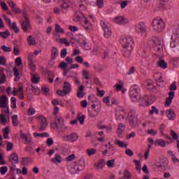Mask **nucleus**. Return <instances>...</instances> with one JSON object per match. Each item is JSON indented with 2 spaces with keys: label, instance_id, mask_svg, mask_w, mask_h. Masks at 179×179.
<instances>
[{
  "label": "nucleus",
  "instance_id": "bb28decb",
  "mask_svg": "<svg viewBox=\"0 0 179 179\" xmlns=\"http://www.w3.org/2000/svg\"><path fill=\"white\" fill-rule=\"evenodd\" d=\"M52 163H55V164H58V163H61V162H62V157H61V155H59V154H56L55 155V157H53L51 159Z\"/></svg>",
  "mask_w": 179,
  "mask_h": 179
},
{
  "label": "nucleus",
  "instance_id": "8fccbe9b",
  "mask_svg": "<svg viewBox=\"0 0 179 179\" xmlns=\"http://www.w3.org/2000/svg\"><path fill=\"white\" fill-rule=\"evenodd\" d=\"M31 90L36 94V96H38L40 94V89L38 87H34V86L31 85Z\"/></svg>",
  "mask_w": 179,
  "mask_h": 179
},
{
  "label": "nucleus",
  "instance_id": "f3484780",
  "mask_svg": "<svg viewBox=\"0 0 179 179\" xmlns=\"http://www.w3.org/2000/svg\"><path fill=\"white\" fill-rule=\"evenodd\" d=\"M9 161L12 164H17L19 163V156L17 153H13L10 157Z\"/></svg>",
  "mask_w": 179,
  "mask_h": 179
},
{
  "label": "nucleus",
  "instance_id": "aec40b11",
  "mask_svg": "<svg viewBox=\"0 0 179 179\" xmlns=\"http://www.w3.org/2000/svg\"><path fill=\"white\" fill-rule=\"evenodd\" d=\"M105 148H108V152L110 156L115 155V148L111 145V143H108L105 145Z\"/></svg>",
  "mask_w": 179,
  "mask_h": 179
},
{
  "label": "nucleus",
  "instance_id": "864d4df0",
  "mask_svg": "<svg viewBox=\"0 0 179 179\" xmlns=\"http://www.w3.org/2000/svg\"><path fill=\"white\" fill-rule=\"evenodd\" d=\"M122 178H125V179H129L131 178V173L128 170H125L124 173H123V177Z\"/></svg>",
  "mask_w": 179,
  "mask_h": 179
},
{
  "label": "nucleus",
  "instance_id": "9d476101",
  "mask_svg": "<svg viewBox=\"0 0 179 179\" xmlns=\"http://www.w3.org/2000/svg\"><path fill=\"white\" fill-rule=\"evenodd\" d=\"M155 166L157 169H166L169 166V160L166 158L161 159L156 163Z\"/></svg>",
  "mask_w": 179,
  "mask_h": 179
},
{
  "label": "nucleus",
  "instance_id": "a878e982",
  "mask_svg": "<svg viewBox=\"0 0 179 179\" xmlns=\"http://www.w3.org/2000/svg\"><path fill=\"white\" fill-rule=\"evenodd\" d=\"M1 108H6V110H3L2 112L5 114H9V106H8V102H0Z\"/></svg>",
  "mask_w": 179,
  "mask_h": 179
},
{
  "label": "nucleus",
  "instance_id": "c85d7f7f",
  "mask_svg": "<svg viewBox=\"0 0 179 179\" xmlns=\"http://www.w3.org/2000/svg\"><path fill=\"white\" fill-rule=\"evenodd\" d=\"M8 27H10V30H13L15 33H16V34H17V33H19V31H20V30L19 29V28L17 27V24H16L15 22L11 23Z\"/></svg>",
  "mask_w": 179,
  "mask_h": 179
},
{
  "label": "nucleus",
  "instance_id": "338daca9",
  "mask_svg": "<svg viewBox=\"0 0 179 179\" xmlns=\"http://www.w3.org/2000/svg\"><path fill=\"white\" fill-rule=\"evenodd\" d=\"M31 82L32 83L37 84L38 82H40V78L34 75L31 78Z\"/></svg>",
  "mask_w": 179,
  "mask_h": 179
},
{
  "label": "nucleus",
  "instance_id": "f704fd0d",
  "mask_svg": "<svg viewBox=\"0 0 179 179\" xmlns=\"http://www.w3.org/2000/svg\"><path fill=\"white\" fill-rule=\"evenodd\" d=\"M63 90L66 91L67 93H71V84L68 82H64L63 85Z\"/></svg>",
  "mask_w": 179,
  "mask_h": 179
},
{
  "label": "nucleus",
  "instance_id": "412c9836",
  "mask_svg": "<svg viewBox=\"0 0 179 179\" xmlns=\"http://www.w3.org/2000/svg\"><path fill=\"white\" fill-rule=\"evenodd\" d=\"M84 96H85V87L83 85H80L78 87L77 96L78 97V99H82Z\"/></svg>",
  "mask_w": 179,
  "mask_h": 179
},
{
  "label": "nucleus",
  "instance_id": "ddd939ff",
  "mask_svg": "<svg viewBox=\"0 0 179 179\" xmlns=\"http://www.w3.org/2000/svg\"><path fill=\"white\" fill-rule=\"evenodd\" d=\"M58 55H59V51L58 50V48L52 46L51 49V55H50L51 59L52 61H54V59H57V57H58Z\"/></svg>",
  "mask_w": 179,
  "mask_h": 179
},
{
  "label": "nucleus",
  "instance_id": "0eeeda50",
  "mask_svg": "<svg viewBox=\"0 0 179 179\" xmlns=\"http://www.w3.org/2000/svg\"><path fill=\"white\" fill-rule=\"evenodd\" d=\"M100 24L104 31L103 36L106 38H108L112 34L111 28L108 27V25L104 21H101Z\"/></svg>",
  "mask_w": 179,
  "mask_h": 179
},
{
  "label": "nucleus",
  "instance_id": "473e14b6",
  "mask_svg": "<svg viewBox=\"0 0 179 179\" xmlns=\"http://www.w3.org/2000/svg\"><path fill=\"white\" fill-rule=\"evenodd\" d=\"M115 144L119 146V148H125V149L128 148V144H125V142L121 141L120 140H116L115 141Z\"/></svg>",
  "mask_w": 179,
  "mask_h": 179
},
{
  "label": "nucleus",
  "instance_id": "a18cd8bd",
  "mask_svg": "<svg viewBox=\"0 0 179 179\" xmlns=\"http://www.w3.org/2000/svg\"><path fill=\"white\" fill-rule=\"evenodd\" d=\"M150 115H153V114H159V109L156 106H152L151 110L149 112Z\"/></svg>",
  "mask_w": 179,
  "mask_h": 179
},
{
  "label": "nucleus",
  "instance_id": "13d9d810",
  "mask_svg": "<svg viewBox=\"0 0 179 179\" xmlns=\"http://www.w3.org/2000/svg\"><path fill=\"white\" fill-rule=\"evenodd\" d=\"M28 115H34L36 114V110L30 106V108L27 110Z\"/></svg>",
  "mask_w": 179,
  "mask_h": 179
},
{
  "label": "nucleus",
  "instance_id": "dca6fc26",
  "mask_svg": "<svg viewBox=\"0 0 179 179\" xmlns=\"http://www.w3.org/2000/svg\"><path fill=\"white\" fill-rule=\"evenodd\" d=\"M131 92L133 93L134 96H141V89L138 87H131L129 90V96H131Z\"/></svg>",
  "mask_w": 179,
  "mask_h": 179
},
{
  "label": "nucleus",
  "instance_id": "4be33fe9",
  "mask_svg": "<svg viewBox=\"0 0 179 179\" xmlns=\"http://www.w3.org/2000/svg\"><path fill=\"white\" fill-rule=\"evenodd\" d=\"M21 138H22V141H24V143L26 145V143H29V145H31L33 144V141L31 138H27V135L22 133L20 134Z\"/></svg>",
  "mask_w": 179,
  "mask_h": 179
},
{
  "label": "nucleus",
  "instance_id": "5fc2aeb1",
  "mask_svg": "<svg viewBox=\"0 0 179 179\" xmlns=\"http://www.w3.org/2000/svg\"><path fill=\"white\" fill-rule=\"evenodd\" d=\"M69 92H67L66 91H64V90H57V94L59 96H61L62 97H64V96H66L68 94Z\"/></svg>",
  "mask_w": 179,
  "mask_h": 179
},
{
  "label": "nucleus",
  "instance_id": "72a5a7b5",
  "mask_svg": "<svg viewBox=\"0 0 179 179\" xmlns=\"http://www.w3.org/2000/svg\"><path fill=\"white\" fill-rule=\"evenodd\" d=\"M6 79V76H5V73H3V68L0 69V85L1 83H3Z\"/></svg>",
  "mask_w": 179,
  "mask_h": 179
},
{
  "label": "nucleus",
  "instance_id": "2eb2a0df",
  "mask_svg": "<svg viewBox=\"0 0 179 179\" xmlns=\"http://www.w3.org/2000/svg\"><path fill=\"white\" fill-rule=\"evenodd\" d=\"M76 170L72 171V174H78V171H83V170H85V164H79L76 165L74 166H72V170Z\"/></svg>",
  "mask_w": 179,
  "mask_h": 179
},
{
  "label": "nucleus",
  "instance_id": "c756f323",
  "mask_svg": "<svg viewBox=\"0 0 179 179\" xmlns=\"http://www.w3.org/2000/svg\"><path fill=\"white\" fill-rule=\"evenodd\" d=\"M154 79H155L156 82L158 83H160L161 82H164L163 80V76H162V73H154Z\"/></svg>",
  "mask_w": 179,
  "mask_h": 179
},
{
  "label": "nucleus",
  "instance_id": "393cba45",
  "mask_svg": "<svg viewBox=\"0 0 179 179\" xmlns=\"http://www.w3.org/2000/svg\"><path fill=\"white\" fill-rule=\"evenodd\" d=\"M171 40L173 41H179V28L176 29L171 36Z\"/></svg>",
  "mask_w": 179,
  "mask_h": 179
},
{
  "label": "nucleus",
  "instance_id": "de8ad7c7",
  "mask_svg": "<svg viewBox=\"0 0 179 179\" xmlns=\"http://www.w3.org/2000/svg\"><path fill=\"white\" fill-rule=\"evenodd\" d=\"M96 152H97V150H96V149H94V148L87 150V153L88 156H93V155H96Z\"/></svg>",
  "mask_w": 179,
  "mask_h": 179
},
{
  "label": "nucleus",
  "instance_id": "69168bd1",
  "mask_svg": "<svg viewBox=\"0 0 179 179\" xmlns=\"http://www.w3.org/2000/svg\"><path fill=\"white\" fill-rule=\"evenodd\" d=\"M8 171V167L7 166H1L0 168V173L2 174V176L6 174V172Z\"/></svg>",
  "mask_w": 179,
  "mask_h": 179
},
{
  "label": "nucleus",
  "instance_id": "b1692460",
  "mask_svg": "<svg viewBox=\"0 0 179 179\" xmlns=\"http://www.w3.org/2000/svg\"><path fill=\"white\" fill-rule=\"evenodd\" d=\"M158 66L162 68V69H166L167 68V63L164 61V59L159 58V59L157 62Z\"/></svg>",
  "mask_w": 179,
  "mask_h": 179
},
{
  "label": "nucleus",
  "instance_id": "6ab92c4d",
  "mask_svg": "<svg viewBox=\"0 0 179 179\" xmlns=\"http://www.w3.org/2000/svg\"><path fill=\"white\" fill-rule=\"evenodd\" d=\"M129 124L131 127H132V128H134V127L138 124V117L134 115H131L129 117Z\"/></svg>",
  "mask_w": 179,
  "mask_h": 179
},
{
  "label": "nucleus",
  "instance_id": "4d7b16f0",
  "mask_svg": "<svg viewBox=\"0 0 179 179\" xmlns=\"http://www.w3.org/2000/svg\"><path fill=\"white\" fill-rule=\"evenodd\" d=\"M106 164L108 167H114V166H115V159L108 160Z\"/></svg>",
  "mask_w": 179,
  "mask_h": 179
},
{
  "label": "nucleus",
  "instance_id": "6e6d98bb",
  "mask_svg": "<svg viewBox=\"0 0 179 179\" xmlns=\"http://www.w3.org/2000/svg\"><path fill=\"white\" fill-rule=\"evenodd\" d=\"M36 43V40H34V38H33L32 36H29L28 38V44L29 45H33Z\"/></svg>",
  "mask_w": 179,
  "mask_h": 179
},
{
  "label": "nucleus",
  "instance_id": "ea45409f",
  "mask_svg": "<svg viewBox=\"0 0 179 179\" xmlns=\"http://www.w3.org/2000/svg\"><path fill=\"white\" fill-rule=\"evenodd\" d=\"M0 36L3 38L6 39L10 36V32L9 31V30H6L5 31H3V32L0 31Z\"/></svg>",
  "mask_w": 179,
  "mask_h": 179
},
{
  "label": "nucleus",
  "instance_id": "39448f33",
  "mask_svg": "<svg viewBox=\"0 0 179 179\" xmlns=\"http://www.w3.org/2000/svg\"><path fill=\"white\" fill-rule=\"evenodd\" d=\"M23 16L25 20L22 22L21 26L23 31L27 33L29 30H31V25H30V22H29V17H27V14L24 12Z\"/></svg>",
  "mask_w": 179,
  "mask_h": 179
},
{
  "label": "nucleus",
  "instance_id": "37998d69",
  "mask_svg": "<svg viewBox=\"0 0 179 179\" xmlns=\"http://www.w3.org/2000/svg\"><path fill=\"white\" fill-rule=\"evenodd\" d=\"M85 118H86V116L85 115L79 116V113L78 114L77 120L78 121H79L80 125H83V124H85Z\"/></svg>",
  "mask_w": 179,
  "mask_h": 179
},
{
  "label": "nucleus",
  "instance_id": "e433bc0d",
  "mask_svg": "<svg viewBox=\"0 0 179 179\" xmlns=\"http://www.w3.org/2000/svg\"><path fill=\"white\" fill-rule=\"evenodd\" d=\"M34 136L35 138H37V136H41V138H48V136H50V134H48V133L47 132H44V133H34Z\"/></svg>",
  "mask_w": 179,
  "mask_h": 179
},
{
  "label": "nucleus",
  "instance_id": "e2e57ef3",
  "mask_svg": "<svg viewBox=\"0 0 179 179\" xmlns=\"http://www.w3.org/2000/svg\"><path fill=\"white\" fill-rule=\"evenodd\" d=\"M145 86L148 90H151V89H153L155 87V85H153V83L149 81H147L145 83Z\"/></svg>",
  "mask_w": 179,
  "mask_h": 179
},
{
  "label": "nucleus",
  "instance_id": "680f3d73",
  "mask_svg": "<svg viewBox=\"0 0 179 179\" xmlns=\"http://www.w3.org/2000/svg\"><path fill=\"white\" fill-rule=\"evenodd\" d=\"M67 54H68V50H66V48L62 49L60 53L61 58H65Z\"/></svg>",
  "mask_w": 179,
  "mask_h": 179
},
{
  "label": "nucleus",
  "instance_id": "20e7f679",
  "mask_svg": "<svg viewBox=\"0 0 179 179\" xmlns=\"http://www.w3.org/2000/svg\"><path fill=\"white\" fill-rule=\"evenodd\" d=\"M136 31L141 36H146V24L143 22L137 24L135 27Z\"/></svg>",
  "mask_w": 179,
  "mask_h": 179
},
{
  "label": "nucleus",
  "instance_id": "052dcab7",
  "mask_svg": "<svg viewBox=\"0 0 179 179\" xmlns=\"http://www.w3.org/2000/svg\"><path fill=\"white\" fill-rule=\"evenodd\" d=\"M82 47L85 51H89V50H90V45H89V44L86 42L82 43Z\"/></svg>",
  "mask_w": 179,
  "mask_h": 179
},
{
  "label": "nucleus",
  "instance_id": "0e129e2a",
  "mask_svg": "<svg viewBox=\"0 0 179 179\" xmlns=\"http://www.w3.org/2000/svg\"><path fill=\"white\" fill-rule=\"evenodd\" d=\"M59 67L61 68V69H65V68H68V64L62 61L59 64Z\"/></svg>",
  "mask_w": 179,
  "mask_h": 179
},
{
  "label": "nucleus",
  "instance_id": "7ed1b4c3",
  "mask_svg": "<svg viewBox=\"0 0 179 179\" xmlns=\"http://www.w3.org/2000/svg\"><path fill=\"white\" fill-rule=\"evenodd\" d=\"M50 125L53 129H62L64 128V118L62 116H56L55 122H51Z\"/></svg>",
  "mask_w": 179,
  "mask_h": 179
},
{
  "label": "nucleus",
  "instance_id": "bf43d9fd",
  "mask_svg": "<svg viewBox=\"0 0 179 179\" xmlns=\"http://www.w3.org/2000/svg\"><path fill=\"white\" fill-rule=\"evenodd\" d=\"M94 69H96L97 72H103V71H104V66L98 64L94 67Z\"/></svg>",
  "mask_w": 179,
  "mask_h": 179
},
{
  "label": "nucleus",
  "instance_id": "49530a36",
  "mask_svg": "<svg viewBox=\"0 0 179 179\" xmlns=\"http://www.w3.org/2000/svg\"><path fill=\"white\" fill-rule=\"evenodd\" d=\"M0 122L3 125H6V116L3 114L0 115Z\"/></svg>",
  "mask_w": 179,
  "mask_h": 179
},
{
  "label": "nucleus",
  "instance_id": "423d86ee",
  "mask_svg": "<svg viewBox=\"0 0 179 179\" xmlns=\"http://www.w3.org/2000/svg\"><path fill=\"white\" fill-rule=\"evenodd\" d=\"M151 42L153 44L154 50L155 51L162 50V48H160V46L162 45V41L160 40V38L157 36H153L151 38Z\"/></svg>",
  "mask_w": 179,
  "mask_h": 179
},
{
  "label": "nucleus",
  "instance_id": "c9c22d12",
  "mask_svg": "<svg viewBox=\"0 0 179 179\" xmlns=\"http://www.w3.org/2000/svg\"><path fill=\"white\" fill-rule=\"evenodd\" d=\"M133 162L135 164L136 170L138 171V173H141L142 170V168L141 166V162L136 159H134Z\"/></svg>",
  "mask_w": 179,
  "mask_h": 179
},
{
  "label": "nucleus",
  "instance_id": "6e6552de",
  "mask_svg": "<svg viewBox=\"0 0 179 179\" xmlns=\"http://www.w3.org/2000/svg\"><path fill=\"white\" fill-rule=\"evenodd\" d=\"M38 120H39L40 126L39 131L42 132V131H45V128L48 127V122H47V119H45L43 116H38Z\"/></svg>",
  "mask_w": 179,
  "mask_h": 179
},
{
  "label": "nucleus",
  "instance_id": "09e8293b",
  "mask_svg": "<svg viewBox=\"0 0 179 179\" xmlns=\"http://www.w3.org/2000/svg\"><path fill=\"white\" fill-rule=\"evenodd\" d=\"M1 50H3V51L4 52H11V51H12V48L8 47V46H6V45H3L1 46Z\"/></svg>",
  "mask_w": 179,
  "mask_h": 179
},
{
  "label": "nucleus",
  "instance_id": "f257e3e1",
  "mask_svg": "<svg viewBox=\"0 0 179 179\" xmlns=\"http://www.w3.org/2000/svg\"><path fill=\"white\" fill-rule=\"evenodd\" d=\"M120 43L123 47V57L129 58L134 50V39L131 37L122 36L120 40Z\"/></svg>",
  "mask_w": 179,
  "mask_h": 179
},
{
  "label": "nucleus",
  "instance_id": "c03bdc74",
  "mask_svg": "<svg viewBox=\"0 0 179 179\" xmlns=\"http://www.w3.org/2000/svg\"><path fill=\"white\" fill-rule=\"evenodd\" d=\"M82 16H83V13H82L80 12H77L76 13V17L73 18V21L79 22V20H80V19H82Z\"/></svg>",
  "mask_w": 179,
  "mask_h": 179
},
{
  "label": "nucleus",
  "instance_id": "f03ea898",
  "mask_svg": "<svg viewBox=\"0 0 179 179\" xmlns=\"http://www.w3.org/2000/svg\"><path fill=\"white\" fill-rule=\"evenodd\" d=\"M166 24L163 21V19L157 17L152 20V29L155 31L162 33V31L164 30Z\"/></svg>",
  "mask_w": 179,
  "mask_h": 179
},
{
  "label": "nucleus",
  "instance_id": "f8f14e48",
  "mask_svg": "<svg viewBox=\"0 0 179 179\" xmlns=\"http://www.w3.org/2000/svg\"><path fill=\"white\" fill-rule=\"evenodd\" d=\"M150 99H152V96L146 95L144 96V98H140L138 103L141 107H146V106H148L149 101H150Z\"/></svg>",
  "mask_w": 179,
  "mask_h": 179
},
{
  "label": "nucleus",
  "instance_id": "774afa93",
  "mask_svg": "<svg viewBox=\"0 0 179 179\" xmlns=\"http://www.w3.org/2000/svg\"><path fill=\"white\" fill-rule=\"evenodd\" d=\"M0 65H6V58H5L3 56L0 57Z\"/></svg>",
  "mask_w": 179,
  "mask_h": 179
},
{
  "label": "nucleus",
  "instance_id": "4468645a",
  "mask_svg": "<svg viewBox=\"0 0 179 179\" xmlns=\"http://www.w3.org/2000/svg\"><path fill=\"white\" fill-rule=\"evenodd\" d=\"M168 94L169 96L166 99V106H167L171 104V101H173V99H174L176 92H174V91H171L168 93Z\"/></svg>",
  "mask_w": 179,
  "mask_h": 179
},
{
  "label": "nucleus",
  "instance_id": "cd10ccee",
  "mask_svg": "<svg viewBox=\"0 0 179 179\" xmlns=\"http://www.w3.org/2000/svg\"><path fill=\"white\" fill-rule=\"evenodd\" d=\"M166 114L169 120H174L176 118V113H174V110L171 109H169L166 110Z\"/></svg>",
  "mask_w": 179,
  "mask_h": 179
},
{
  "label": "nucleus",
  "instance_id": "1a4fd4ad",
  "mask_svg": "<svg viewBox=\"0 0 179 179\" xmlns=\"http://www.w3.org/2000/svg\"><path fill=\"white\" fill-rule=\"evenodd\" d=\"M64 141H68L69 142H76L78 139H79V136H78V134L73 133L69 135H66L63 136Z\"/></svg>",
  "mask_w": 179,
  "mask_h": 179
},
{
  "label": "nucleus",
  "instance_id": "3c124183",
  "mask_svg": "<svg viewBox=\"0 0 179 179\" xmlns=\"http://www.w3.org/2000/svg\"><path fill=\"white\" fill-rule=\"evenodd\" d=\"M171 136H172L173 141H178V134H177L174 130H171Z\"/></svg>",
  "mask_w": 179,
  "mask_h": 179
},
{
  "label": "nucleus",
  "instance_id": "7c9ffc66",
  "mask_svg": "<svg viewBox=\"0 0 179 179\" xmlns=\"http://www.w3.org/2000/svg\"><path fill=\"white\" fill-rule=\"evenodd\" d=\"M13 71L14 75L15 76V82H19V80H20V77L19 76V69H17L16 66H15L13 69Z\"/></svg>",
  "mask_w": 179,
  "mask_h": 179
},
{
  "label": "nucleus",
  "instance_id": "a211bd4d",
  "mask_svg": "<svg viewBox=\"0 0 179 179\" xmlns=\"http://www.w3.org/2000/svg\"><path fill=\"white\" fill-rule=\"evenodd\" d=\"M116 116L118 117L119 120H124L125 118V110L124 108H119L117 110H116Z\"/></svg>",
  "mask_w": 179,
  "mask_h": 179
},
{
  "label": "nucleus",
  "instance_id": "5701e85b",
  "mask_svg": "<svg viewBox=\"0 0 179 179\" xmlns=\"http://www.w3.org/2000/svg\"><path fill=\"white\" fill-rule=\"evenodd\" d=\"M21 164L22 166H29V163H33V159L29 157H22Z\"/></svg>",
  "mask_w": 179,
  "mask_h": 179
},
{
  "label": "nucleus",
  "instance_id": "58836bf2",
  "mask_svg": "<svg viewBox=\"0 0 179 179\" xmlns=\"http://www.w3.org/2000/svg\"><path fill=\"white\" fill-rule=\"evenodd\" d=\"M129 96L132 101H139L141 99V95H134L133 92H131Z\"/></svg>",
  "mask_w": 179,
  "mask_h": 179
},
{
  "label": "nucleus",
  "instance_id": "603ef678",
  "mask_svg": "<svg viewBox=\"0 0 179 179\" xmlns=\"http://www.w3.org/2000/svg\"><path fill=\"white\" fill-rule=\"evenodd\" d=\"M11 101V108H16V98L15 96L11 97L10 99Z\"/></svg>",
  "mask_w": 179,
  "mask_h": 179
},
{
  "label": "nucleus",
  "instance_id": "a19ab883",
  "mask_svg": "<svg viewBox=\"0 0 179 179\" xmlns=\"http://www.w3.org/2000/svg\"><path fill=\"white\" fill-rule=\"evenodd\" d=\"M28 57H29V66L31 71H36V65H34V63H33V60L30 59V55H29Z\"/></svg>",
  "mask_w": 179,
  "mask_h": 179
},
{
  "label": "nucleus",
  "instance_id": "79ce46f5",
  "mask_svg": "<svg viewBox=\"0 0 179 179\" xmlns=\"http://www.w3.org/2000/svg\"><path fill=\"white\" fill-rule=\"evenodd\" d=\"M55 31L56 33H60L61 34H64V33H65L64 29L61 28V26L58 24H55Z\"/></svg>",
  "mask_w": 179,
  "mask_h": 179
},
{
  "label": "nucleus",
  "instance_id": "9b49d317",
  "mask_svg": "<svg viewBox=\"0 0 179 179\" xmlns=\"http://www.w3.org/2000/svg\"><path fill=\"white\" fill-rule=\"evenodd\" d=\"M115 22L117 24H128L129 20L124 16H117L115 17Z\"/></svg>",
  "mask_w": 179,
  "mask_h": 179
},
{
  "label": "nucleus",
  "instance_id": "4c0bfd02",
  "mask_svg": "<svg viewBox=\"0 0 179 179\" xmlns=\"http://www.w3.org/2000/svg\"><path fill=\"white\" fill-rule=\"evenodd\" d=\"M12 121H13V125L14 127H18L19 126V120H17V115H14L11 117Z\"/></svg>",
  "mask_w": 179,
  "mask_h": 179
},
{
  "label": "nucleus",
  "instance_id": "2f4dec72",
  "mask_svg": "<svg viewBox=\"0 0 179 179\" xmlns=\"http://www.w3.org/2000/svg\"><path fill=\"white\" fill-rule=\"evenodd\" d=\"M155 145H158V146H161L162 148H166V141L159 138L155 141Z\"/></svg>",
  "mask_w": 179,
  "mask_h": 179
}]
</instances>
